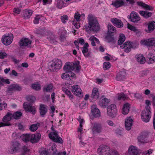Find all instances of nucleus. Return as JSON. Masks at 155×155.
I'll list each match as a JSON object with an SVG mask.
<instances>
[{
    "label": "nucleus",
    "mask_w": 155,
    "mask_h": 155,
    "mask_svg": "<svg viewBox=\"0 0 155 155\" xmlns=\"http://www.w3.org/2000/svg\"><path fill=\"white\" fill-rule=\"evenodd\" d=\"M88 23L85 25L87 32L93 31L97 32L100 29V25L97 18L92 14H89L87 17Z\"/></svg>",
    "instance_id": "obj_1"
},
{
    "label": "nucleus",
    "mask_w": 155,
    "mask_h": 155,
    "mask_svg": "<svg viewBox=\"0 0 155 155\" xmlns=\"http://www.w3.org/2000/svg\"><path fill=\"white\" fill-rule=\"evenodd\" d=\"M97 152L100 155H119L117 150L106 145H100L97 149Z\"/></svg>",
    "instance_id": "obj_2"
},
{
    "label": "nucleus",
    "mask_w": 155,
    "mask_h": 155,
    "mask_svg": "<svg viewBox=\"0 0 155 155\" xmlns=\"http://www.w3.org/2000/svg\"><path fill=\"white\" fill-rule=\"evenodd\" d=\"M80 62L77 61L75 62H67L66 63L63 67L64 70L66 72H71L74 69H75V72L78 73L80 72L81 67L80 65Z\"/></svg>",
    "instance_id": "obj_3"
},
{
    "label": "nucleus",
    "mask_w": 155,
    "mask_h": 155,
    "mask_svg": "<svg viewBox=\"0 0 155 155\" xmlns=\"http://www.w3.org/2000/svg\"><path fill=\"white\" fill-rule=\"evenodd\" d=\"M151 112L149 110V107L147 106L146 109L143 111L141 114V119L143 121L148 122L151 117Z\"/></svg>",
    "instance_id": "obj_4"
},
{
    "label": "nucleus",
    "mask_w": 155,
    "mask_h": 155,
    "mask_svg": "<svg viewBox=\"0 0 155 155\" xmlns=\"http://www.w3.org/2000/svg\"><path fill=\"white\" fill-rule=\"evenodd\" d=\"M62 66V61L61 60L56 59L51 65L50 70L53 72H56L58 71Z\"/></svg>",
    "instance_id": "obj_5"
},
{
    "label": "nucleus",
    "mask_w": 155,
    "mask_h": 155,
    "mask_svg": "<svg viewBox=\"0 0 155 155\" xmlns=\"http://www.w3.org/2000/svg\"><path fill=\"white\" fill-rule=\"evenodd\" d=\"M12 119V113L11 112H8L2 119L4 123H0V127L11 125L9 121Z\"/></svg>",
    "instance_id": "obj_6"
},
{
    "label": "nucleus",
    "mask_w": 155,
    "mask_h": 155,
    "mask_svg": "<svg viewBox=\"0 0 155 155\" xmlns=\"http://www.w3.org/2000/svg\"><path fill=\"white\" fill-rule=\"evenodd\" d=\"M50 139L52 140L54 142L62 144L63 141L61 138L58 135L57 132L55 131L50 132L48 135Z\"/></svg>",
    "instance_id": "obj_7"
},
{
    "label": "nucleus",
    "mask_w": 155,
    "mask_h": 155,
    "mask_svg": "<svg viewBox=\"0 0 155 155\" xmlns=\"http://www.w3.org/2000/svg\"><path fill=\"white\" fill-rule=\"evenodd\" d=\"M23 107L26 112L31 113L33 115L36 113V109L32 104L28 102H25L23 104Z\"/></svg>",
    "instance_id": "obj_8"
},
{
    "label": "nucleus",
    "mask_w": 155,
    "mask_h": 155,
    "mask_svg": "<svg viewBox=\"0 0 155 155\" xmlns=\"http://www.w3.org/2000/svg\"><path fill=\"white\" fill-rule=\"evenodd\" d=\"M117 112L116 106L112 104L109 106L107 108V114L110 116L113 117Z\"/></svg>",
    "instance_id": "obj_9"
},
{
    "label": "nucleus",
    "mask_w": 155,
    "mask_h": 155,
    "mask_svg": "<svg viewBox=\"0 0 155 155\" xmlns=\"http://www.w3.org/2000/svg\"><path fill=\"white\" fill-rule=\"evenodd\" d=\"M127 18L130 19L131 21L134 23H137L140 20L139 15L134 11L131 12L130 15H128Z\"/></svg>",
    "instance_id": "obj_10"
},
{
    "label": "nucleus",
    "mask_w": 155,
    "mask_h": 155,
    "mask_svg": "<svg viewBox=\"0 0 155 155\" xmlns=\"http://www.w3.org/2000/svg\"><path fill=\"white\" fill-rule=\"evenodd\" d=\"M141 44L146 45L148 47H152L153 46H155V38H150L144 40H141Z\"/></svg>",
    "instance_id": "obj_11"
},
{
    "label": "nucleus",
    "mask_w": 155,
    "mask_h": 155,
    "mask_svg": "<svg viewBox=\"0 0 155 155\" xmlns=\"http://www.w3.org/2000/svg\"><path fill=\"white\" fill-rule=\"evenodd\" d=\"M132 42L131 41H127L120 46V47L124 49V51L126 53H128L133 48Z\"/></svg>",
    "instance_id": "obj_12"
},
{
    "label": "nucleus",
    "mask_w": 155,
    "mask_h": 155,
    "mask_svg": "<svg viewBox=\"0 0 155 155\" xmlns=\"http://www.w3.org/2000/svg\"><path fill=\"white\" fill-rule=\"evenodd\" d=\"M35 33L38 36L43 37L45 35H47L49 32V31L45 27L37 29L34 31Z\"/></svg>",
    "instance_id": "obj_13"
},
{
    "label": "nucleus",
    "mask_w": 155,
    "mask_h": 155,
    "mask_svg": "<svg viewBox=\"0 0 155 155\" xmlns=\"http://www.w3.org/2000/svg\"><path fill=\"white\" fill-rule=\"evenodd\" d=\"M13 37L9 35H4L2 38V43L5 45H8L12 42Z\"/></svg>",
    "instance_id": "obj_14"
},
{
    "label": "nucleus",
    "mask_w": 155,
    "mask_h": 155,
    "mask_svg": "<svg viewBox=\"0 0 155 155\" xmlns=\"http://www.w3.org/2000/svg\"><path fill=\"white\" fill-rule=\"evenodd\" d=\"M102 126L100 124L94 123L93 125L92 130L94 134H99L102 131Z\"/></svg>",
    "instance_id": "obj_15"
},
{
    "label": "nucleus",
    "mask_w": 155,
    "mask_h": 155,
    "mask_svg": "<svg viewBox=\"0 0 155 155\" xmlns=\"http://www.w3.org/2000/svg\"><path fill=\"white\" fill-rule=\"evenodd\" d=\"M113 25L118 28H121L124 26V24L120 19L117 18H112L110 19Z\"/></svg>",
    "instance_id": "obj_16"
},
{
    "label": "nucleus",
    "mask_w": 155,
    "mask_h": 155,
    "mask_svg": "<svg viewBox=\"0 0 155 155\" xmlns=\"http://www.w3.org/2000/svg\"><path fill=\"white\" fill-rule=\"evenodd\" d=\"M31 40L28 38H22L19 42L20 47L27 46L31 43Z\"/></svg>",
    "instance_id": "obj_17"
},
{
    "label": "nucleus",
    "mask_w": 155,
    "mask_h": 155,
    "mask_svg": "<svg viewBox=\"0 0 155 155\" xmlns=\"http://www.w3.org/2000/svg\"><path fill=\"white\" fill-rule=\"evenodd\" d=\"M41 138V135L38 133L30 135V142L32 143H37Z\"/></svg>",
    "instance_id": "obj_18"
},
{
    "label": "nucleus",
    "mask_w": 155,
    "mask_h": 155,
    "mask_svg": "<svg viewBox=\"0 0 155 155\" xmlns=\"http://www.w3.org/2000/svg\"><path fill=\"white\" fill-rule=\"evenodd\" d=\"M91 111L92 115L94 117L97 118L100 116L101 113L99 109L95 105H93L91 107Z\"/></svg>",
    "instance_id": "obj_19"
},
{
    "label": "nucleus",
    "mask_w": 155,
    "mask_h": 155,
    "mask_svg": "<svg viewBox=\"0 0 155 155\" xmlns=\"http://www.w3.org/2000/svg\"><path fill=\"white\" fill-rule=\"evenodd\" d=\"M39 111L40 116L42 117H44L48 112L47 106L44 104H40Z\"/></svg>",
    "instance_id": "obj_20"
},
{
    "label": "nucleus",
    "mask_w": 155,
    "mask_h": 155,
    "mask_svg": "<svg viewBox=\"0 0 155 155\" xmlns=\"http://www.w3.org/2000/svg\"><path fill=\"white\" fill-rule=\"evenodd\" d=\"M72 92L76 96L80 97L82 95V92L81 89L77 85L72 86Z\"/></svg>",
    "instance_id": "obj_21"
},
{
    "label": "nucleus",
    "mask_w": 155,
    "mask_h": 155,
    "mask_svg": "<svg viewBox=\"0 0 155 155\" xmlns=\"http://www.w3.org/2000/svg\"><path fill=\"white\" fill-rule=\"evenodd\" d=\"M109 102V100L107 98L102 97L99 102L98 104L101 107L104 108L108 105Z\"/></svg>",
    "instance_id": "obj_22"
},
{
    "label": "nucleus",
    "mask_w": 155,
    "mask_h": 155,
    "mask_svg": "<svg viewBox=\"0 0 155 155\" xmlns=\"http://www.w3.org/2000/svg\"><path fill=\"white\" fill-rule=\"evenodd\" d=\"M20 146V143L17 141L12 142V146L11 147V153H13L17 152L19 150Z\"/></svg>",
    "instance_id": "obj_23"
},
{
    "label": "nucleus",
    "mask_w": 155,
    "mask_h": 155,
    "mask_svg": "<svg viewBox=\"0 0 155 155\" xmlns=\"http://www.w3.org/2000/svg\"><path fill=\"white\" fill-rule=\"evenodd\" d=\"M133 120L130 117L127 118L125 121V127L126 129L128 130H130L132 127Z\"/></svg>",
    "instance_id": "obj_24"
},
{
    "label": "nucleus",
    "mask_w": 155,
    "mask_h": 155,
    "mask_svg": "<svg viewBox=\"0 0 155 155\" xmlns=\"http://www.w3.org/2000/svg\"><path fill=\"white\" fill-rule=\"evenodd\" d=\"M129 155H138V152L137 147L133 146H130L128 149Z\"/></svg>",
    "instance_id": "obj_25"
},
{
    "label": "nucleus",
    "mask_w": 155,
    "mask_h": 155,
    "mask_svg": "<svg viewBox=\"0 0 155 155\" xmlns=\"http://www.w3.org/2000/svg\"><path fill=\"white\" fill-rule=\"evenodd\" d=\"M99 97L98 89L97 88H94L92 91V94L91 95V98L94 100H97Z\"/></svg>",
    "instance_id": "obj_26"
},
{
    "label": "nucleus",
    "mask_w": 155,
    "mask_h": 155,
    "mask_svg": "<svg viewBox=\"0 0 155 155\" xmlns=\"http://www.w3.org/2000/svg\"><path fill=\"white\" fill-rule=\"evenodd\" d=\"M112 4L116 8L126 5L124 0H115L114 2H112Z\"/></svg>",
    "instance_id": "obj_27"
},
{
    "label": "nucleus",
    "mask_w": 155,
    "mask_h": 155,
    "mask_svg": "<svg viewBox=\"0 0 155 155\" xmlns=\"http://www.w3.org/2000/svg\"><path fill=\"white\" fill-rule=\"evenodd\" d=\"M147 62L149 64H152L155 62V56L151 53H149L147 55Z\"/></svg>",
    "instance_id": "obj_28"
},
{
    "label": "nucleus",
    "mask_w": 155,
    "mask_h": 155,
    "mask_svg": "<svg viewBox=\"0 0 155 155\" xmlns=\"http://www.w3.org/2000/svg\"><path fill=\"white\" fill-rule=\"evenodd\" d=\"M148 134L147 133H144L142 135L139 136L138 139L139 141L142 143L147 142V138Z\"/></svg>",
    "instance_id": "obj_29"
},
{
    "label": "nucleus",
    "mask_w": 155,
    "mask_h": 155,
    "mask_svg": "<svg viewBox=\"0 0 155 155\" xmlns=\"http://www.w3.org/2000/svg\"><path fill=\"white\" fill-rule=\"evenodd\" d=\"M137 5L140 6H141L146 9L152 11L153 10V8L150 5H149L147 4H146L144 3H143V2L141 1L137 2Z\"/></svg>",
    "instance_id": "obj_30"
},
{
    "label": "nucleus",
    "mask_w": 155,
    "mask_h": 155,
    "mask_svg": "<svg viewBox=\"0 0 155 155\" xmlns=\"http://www.w3.org/2000/svg\"><path fill=\"white\" fill-rule=\"evenodd\" d=\"M48 34L49 35L48 36L47 38L48 41L51 43L56 44L57 42L55 40L54 35L53 33H51L49 31L48 33H47V34Z\"/></svg>",
    "instance_id": "obj_31"
},
{
    "label": "nucleus",
    "mask_w": 155,
    "mask_h": 155,
    "mask_svg": "<svg viewBox=\"0 0 155 155\" xmlns=\"http://www.w3.org/2000/svg\"><path fill=\"white\" fill-rule=\"evenodd\" d=\"M130 105L128 103L125 104L122 109V113L124 114H126L128 113L130 109Z\"/></svg>",
    "instance_id": "obj_32"
},
{
    "label": "nucleus",
    "mask_w": 155,
    "mask_h": 155,
    "mask_svg": "<svg viewBox=\"0 0 155 155\" xmlns=\"http://www.w3.org/2000/svg\"><path fill=\"white\" fill-rule=\"evenodd\" d=\"M113 36L114 35H113V34H109L108 33V35L105 38L107 41L108 43H111L112 44L116 42V40Z\"/></svg>",
    "instance_id": "obj_33"
},
{
    "label": "nucleus",
    "mask_w": 155,
    "mask_h": 155,
    "mask_svg": "<svg viewBox=\"0 0 155 155\" xmlns=\"http://www.w3.org/2000/svg\"><path fill=\"white\" fill-rule=\"evenodd\" d=\"M126 73L124 71L119 72L117 75L116 78L118 81H120L123 80L125 77Z\"/></svg>",
    "instance_id": "obj_34"
},
{
    "label": "nucleus",
    "mask_w": 155,
    "mask_h": 155,
    "mask_svg": "<svg viewBox=\"0 0 155 155\" xmlns=\"http://www.w3.org/2000/svg\"><path fill=\"white\" fill-rule=\"evenodd\" d=\"M139 13L145 18H147L151 17L152 14L151 12L147 11H141L139 12Z\"/></svg>",
    "instance_id": "obj_35"
},
{
    "label": "nucleus",
    "mask_w": 155,
    "mask_h": 155,
    "mask_svg": "<svg viewBox=\"0 0 155 155\" xmlns=\"http://www.w3.org/2000/svg\"><path fill=\"white\" fill-rule=\"evenodd\" d=\"M136 60L138 62L143 64L145 62V59L143 55L142 54H139L136 57Z\"/></svg>",
    "instance_id": "obj_36"
},
{
    "label": "nucleus",
    "mask_w": 155,
    "mask_h": 155,
    "mask_svg": "<svg viewBox=\"0 0 155 155\" xmlns=\"http://www.w3.org/2000/svg\"><path fill=\"white\" fill-rule=\"evenodd\" d=\"M32 13L31 10H25L23 12V16L25 18L28 19L30 17Z\"/></svg>",
    "instance_id": "obj_37"
},
{
    "label": "nucleus",
    "mask_w": 155,
    "mask_h": 155,
    "mask_svg": "<svg viewBox=\"0 0 155 155\" xmlns=\"http://www.w3.org/2000/svg\"><path fill=\"white\" fill-rule=\"evenodd\" d=\"M67 32L66 30H63L62 32L61 33L60 36V40L62 42H64L66 39L67 37Z\"/></svg>",
    "instance_id": "obj_38"
},
{
    "label": "nucleus",
    "mask_w": 155,
    "mask_h": 155,
    "mask_svg": "<svg viewBox=\"0 0 155 155\" xmlns=\"http://www.w3.org/2000/svg\"><path fill=\"white\" fill-rule=\"evenodd\" d=\"M155 28V22L152 21L149 22L148 28L149 32L152 31Z\"/></svg>",
    "instance_id": "obj_39"
},
{
    "label": "nucleus",
    "mask_w": 155,
    "mask_h": 155,
    "mask_svg": "<svg viewBox=\"0 0 155 155\" xmlns=\"http://www.w3.org/2000/svg\"><path fill=\"white\" fill-rule=\"evenodd\" d=\"M22 115V113L20 111H17L13 114H12L13 119H19Z\"/></svg>",
    "instance_id": "obj_40"
},
{
    "label": "nucleus",
    "mask_w": 155,
    "mask_h": 155,
    "mask_svg": "<svg viewBox=\"0 0 155 155\" xmlns=\"http://www.w3.org/2000/svg\"><path fill=\"white\" fill-rule=\"evenodd\" d=\"M108 33L109 34H113V33L116 32L115 27L110 24L108 25Z\"/></svg>",
    "instance_id": "obj_41"
},
{
    "label": "nucleus",
    "mask_w": 155,
    "mask_h": 155,
    "mask_svg": "<svg viewBox=\"0 0 155 155\" xmlns=\"http://www.w3.org/2000/svg\"><path fill=\"white\" fill-rule=\"evenodd\" d=\"M126 39L124 35L123 34H120L119 35V38L118 41V44L119 45H121Z\"/></svg>",
    "instance_id": "obj_42"
},
{
    "label": "nucleus",
    "mask_w": 155,
    "mask_h": 155,
    "mask_svg": "<svg viewBox=\"0 0 155 155\" xmlns=\"http://www.w3.org/2000/svg\"><path fill=\"white\" fill-rule=\"evenodd\" d=\"M22 139L25 142L30 141V135L28 134H23L22 137Z\"/></svg>",
    "instance_id": "obj_43"
},
{
    "label": "nucleus",
    "mask_w": 155,
    "mask_h": 155,
    "mask_svg": "<svg viewBox=\"0 0 155 155\" xmlns=\"http://www.w3.org/2000/svg\"><path fill=\"white\" fill-rule=\"evenodd\" d=\"M4 83L8 84L10 83V82L9 79H5L2 77H0V86L3 85Z\"/></svg>",
    "instance_id": "obj_44"
},
{
    "label": "nucleus",
    "mask_w": 155,
    "mask_h": 155,
    "mask_svg": "<svg viewBox=\"0 0 155 155\" xmlns=\"http://www.w3.org/2000/svg\"><path fill=\"white\" fill-rule=\"evenodd\" d=\"M81 49H82V51L84 56L86 57H88L89 56L91 52L88 51V48H81Z\"/></svg>",
    "instance_id": "obj_45"
},
{
    "label": "nucleus",
    "mask_w": 155,
    "mask_h": 155,
    "mask_svg": "<svg viewBox=\"0 0 155 155\" xmlns=\"http://www.w3.org/2000/svg\"><path fill=\"white\" fill-rule=\"evenodd\" d=\"M50 150L53 151L52 155H61L62 154V152H61L56 153L57 151V149L55 148L54 149L52 147H51L48 150V151L49 150L50 152V153H49V154L51 152V151H50Z\"/></svg>",
    "instance_id": "obj_46"
},
{
    "label": "nucleus",
    "mask_w": 155,
    "mask_h": 155,
    "mask_svg": "<svg viewBox=\"0 0 155 155\" xmlns=\"http://www.w3.org/2000/svg\"><path fill=\"white\" fill-rule=\"evenodd\" d=\"M128 98V97L127 95L123 93L119 94L117 96V99L118 100L122 99L124 101L125 99H127Z\"/></svg>",
    "instance_id": "obj_47"
},
{
    "label": "nucleus",
    "mask_w": 155,
    "mask_h": 155,
    "mask_svg": "<svg viewBox=\"0 0 155 155\" xmlns=\"http://www.w3.org/2000/svg\"><path fill=\"white\" fill-rule=\"evenodd\" d=\"M31 86L33 89L36 91H39L41 89V85L39 84H32Z\"/></svg>",
    "instance_id": "obj_48"
},
{
    "label": "nucleus",
    "mask_w": 155,
    "mask_h": 155,
    "mask_svg": "<svg viewBox=\"0 0 155 155\" xmlns=\"http://www.w3.org/2000/svg\"><path fill=\"white\" fill-rule=\"evenodd\" d=\"M53 88V87L51 84H49L43 88V91L45 92H49L52 90Z\"/></svg>",
    "instance_id": "obj_49"
},
{
    "label": "nucleus",
    "mask_w": 155,
    "mask_h": 155,
    "mask_svg": "<svg viewBox=\"0 0 155 155\" xmlns=\"http://www.w3.org/2000/svg\"><path fill=\"white\" fill-rule=\"evenodd\" d=\"M27 101L31 103H33L36 100L35 97L34 96L28 95L26 97Z\"/></svg>",
    "instance_id": "obj_50"
},
{
    "label": "nucleus",
    "mask_w": 155,
    "mask_h": 155,
    "mask_svg": "<svg viewBox=\"0 0 155 155\" xmlns=\"http://www.w3.org/2000/svg\"><path fill=\"white\" fill-rule=\"evenodd\" d=\"M68 73V79H69L70 80L72 79H74L76 78L75 76V74L72 72H67Z\"/></svg>",
    "instance_id": "obj_51"
},
{
    "label": "nucleus",
    "mask_w": 155,
    "mask_h": 155,
    "mask_svg": "<svg viewBox=\"0 0 155 155\" xmlns=\"http://www.w3.org/2000/svg\"><path fill=\"white\" fill-rule=\"evenodd\" d=\"M57 7L59 8H61L63 6V2L62 0H58L57 1Z\"/></svg>",
    "instance_id": "obj_52"
},
{
    "label": "nucleus",
    "mask_w": 155,
    "mask_h": 155,
    "mask_svg": "<svg viewBox=\"0 0 155 155\" xmlns=\"http://www.w3.org/2000/svg\"><path fill=\"white\" fill-rule=\"evenodd\" d=\"M110 67V64L109 62H105L103 64V68L104 70L109 69Z\"/></svg>",
    "instance_id": "obj_53"
},
{
    "label": "nucleus",
    "mask_w": 155,
    "mask_h": 155,
    "mask_svg": "<svg viewBox=\"0 0 155 155\" xmlns=\"http://www.w3.org/2000/svg\"><path fill=\"white\" fill-rule=\"evenodd\" d=\"M62 22L64 24L66 22V21H68V16L66 15H64L61 16V18Z\"/></svg>",
    "instance_id": "obj_54"
},
{
    "label": "nucleus",
    "mask_w": 155,
    "mask_h": 155,
    "mask_svg": "<svg viewBox=\"0 0 155 155\" xmlns=\"http://www.w3.org/2000/svg\"><path fill=\"white\" fill-rule=\"evenodd\" d=\"M38 129V127L37 124H33L30 126L29 129L32 131H35Z\"/></svg>",
    "instance_id": "obj_55"
},
{
    "label": "nucleus",
    "mask_w": 155,
    "mask_h": 155,
    "mask_svg": "<svg viewBox=\"0 0 155 155\" xmlns=\"http://www.w3.org/2000/svg\"><path fill=\"white\" fill-rule=\"evenodd\" d=\"M12 85L15 91H20L21 90V87L17 84H13Z\"/></svg>",
    "instance_id": "obj_56"
},
{
    "label": "nucleus",
    "mask_w": 155,
    "mask_h": 155,
    "mask_svg": "<svg viewBox=\"0 0 155 155\" xmlns=\"http://www.w3.org/2000/svg\"><path fill=\"white\" fill-rule=\"evenodd\" d=\"M81 15L78 12H76L74 15V18L78 22L80 21Z\"/></svg>",
    "instance_id": "obj_57"
},
{
    "label": "nucleus",
    "mask_w": 155,
    "mask_h": 155,
    "mask_svg": "<svg viewBox=\"0 0 155 155\" xmlns=\"http://www.w3.org/2000/svg\"><path fill=\"white\" fill-rule=\"evenodd\" d=\"M127 28L131 30L134 31L135 32H136L137 31V30L136 29V28L133 26L130 25L129 23L127 24Z\"/></svg>",
    "instance_id": "obj_58"
},
{
    "label": "nucleus",
    "mask_w": 155,
    "mask_h": 155,
    "mask_svg": "<svg viewBox=\"0 0 155 155\" xmlns=\"http://www.w3.org/2000/svg\"><path fill=\"white\" fill-rule=\"evenodd\" d=\"M149 73V71L148 70H145L142 71L140 72V74L142 76L144 77L146 76Z\"/></svg>",
    "instance_id": "obj_59"
},
{
    "label": "nucleus",
    "mask_w": 155,
    "mask_h": 155,
    "mask_svg": "<svg viewBox=\"0 0 155 155\" xmlns=\"http://www.w3.org/2000/svg\"><path fill=\"white\" fill-rule=\"evenodd\" d=\"M40 18V17L39 15H37L35 18L34 20L33 21V22L35 24H37L39 23V21Z\"/></svg>",
    "instance_id": "obj_60"
},
{
    "label": "nucleus",
    "mask_w": 155,
    "mask_h": 155,
    "mask_svg": "<svg viewBox=\"0 0 155 155\" xmlns=\"http://www.w3.org/2000/svg\"><path fill=\"white\" fill-rule=\"evenodd\" d=\"M23 149L24 153L29 154L30 152V149L25 146H23Z\"/></svg>",
    "instance_id": "obj_61"
},
{
    "label": "nucleus",
    "mask_w": 155,
    "mask_h": 155,
    "mask_svg": "<svg viewBox=\"0 0 155 155\" xmlns=\"http://www.w3.org/2000/svg\"><path fill=\"white\" fill-rule=\"evenodd\" d=\"M65 93L68 95V96L69 97L70 99H72L73 98V96L71 95V93L70 91L68 89L67 90H65Z\"/></svg>",
    "instance_id": "obj_62"
},
{
    "label": "nucleus",
    "mask_w": 155,
    "mask_h": 155,
    "mask_svg": "<svg viewBox=\"0 0 155 155\" xmlns=\"http://www.w3.org/2000/svg\"><path fill=\"white\" fill-rule=\"evenodd\" d=\"M134 97L137 99H141L142 98L141 95L138 93H136L134 94Z\"/></svg>",
    "instance_id": "obj_63"
},
{
    "label": "nucleus",
    "mask_w": 155,
    "mask_h": 155,
    "mask_svg": "<svg viewBox=\"0 0 155 155\" xmlns=\"http://www.w3.org/2000/svg\"><path fill=\"white\" fill-rule=\"evenodd\" d=\"M15 91L14 87L12 85V84L9 86H8V90L7 91V92L8 93L10 92V91Z\"/></svg>",
    "instance_id": "obj_64"
}]
</instances>
